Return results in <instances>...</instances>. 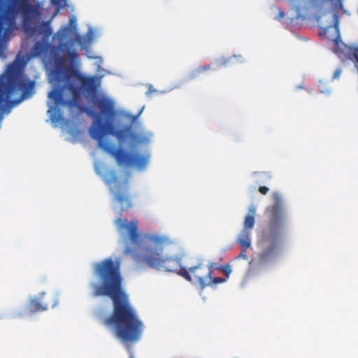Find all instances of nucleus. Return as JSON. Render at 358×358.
I'll list each match as a JSON object with an SVG mask.
<instances>
[{"label":"nucleus","mask_w":358,"mask_h":358,"mask_svg":"<svg viewBox=\"0 0 358 358\" xmlns=\"http://www.w3.org/2000/svg\"><path fill=\"white\" fill-rule=\"evenodd\" d=\"M120 263L119 259L107 258L94 264V275L99 283L90 284L92 296H108L113 303L109 317H105L101 309L97 310L94 315L106 327L114 329L116 336L122 341L133 343L141 338L143 326L123 289Z\"/></svg>","instance_id":"obj_1"},{"label":"nucleus","mask_w":358,"mask_h":358,"mask_svg":"<svg viewBox=\"0 0 358 358\" xmlns=\"http://www.w3.org/2000/svg\"><path fill=\"white\" fill-rule=\"evenodd\" d=\"M117 231L125 244L124 253L131 255L138 268L148 266L157 270L176 273L189 282L193 281L187 268L182 267L181 259L173 257H164V248L171 242L164 236L144 234L138 231V221L126 218L115 220Z\"/></svg>","instance_id":"obj_2"},{"label":"nucleus","mask_w":358,"mask_h":358,"mask_svg":"<svg viewBox=\"0 0 358 358\" xmlns=\"http://www.w3.org/2000/svg\"><path fill=\"white\" fill-rule=\"evenodd\" d=\"M61 55L55 57V69L52 71L56 88L48 93V97L56 106H77L80 103V90L72 81L73 77L78 78V73L66 66L68 60L73 62L78 56L77 51L69 43H62L58 46Z\"/></svg>","instance_id":"obj_3"},{"label":"nucleus","mask_w":358,"mask_h":358,"mask_svg":"<svg viewBox=\"0 0 358 358\" xmlns=\"http://www.w3.org/2000/svg\"><path fill=\"white\" fill-rule=\"evenodd\" d=\"M26 65L25 59L17 55L1 73V120L32 94L35 84L24 75Z\"/></svg>","instance_id":"obj_4"},{"label":"nucleus","mask_w":358,"mask_h":358,"mask_svg":"<svg viewBox=\"0 0 358 358\" xmlns=\"http://www.w3.org/2000/svg\"><path fill=\"white\" fill-rule=\"evenodd\" d=\"M107 134H110L119 141H124L132 134L129 125L125 126L123 129H115L113 122L96 120L94 123L90 131V136L98 141V146L102 150L115 159L118 165L133 166L138 169H144L147 166L149 155L129 154L122 149H117L109 141H106L103 138V136Z\"/></svg>","instance_id":"obj_5"},{"label":"nucleus","mask_w":358,"mask_h":358,"mask_svg":"<svg viewBox=\"0 0 358 358\" xmlns=\"http://www.w3.org/2000/svg\"><path fill=\"white\" fill-rule=\"evenodd\" d=\"M296 12V19L305 20L311 9L317 13V21L326 33L334 28L338 32V9L342 6V0H287Z\"/></svg>","instance_id":"obj_6"},{"label":"nucleus","mask_w":358,"mask_h":358,"mask_svg":"<svg viewBox=\"0 0 358 358\" xmlns=\"http://www.w3.org/2000/svg\"><path fill=\"white\" fill-rule=\"evenodd\" d=\"M20 10H23L26 20L29 14L36 11L29 4V0H1V58L5 44L19 28L17 20Z\"/></svg>","instance_id":"obj_7"},{"label":"nucleus","mask_w":358,"mask_h":358,"mask_svg":"<svg viewBox=\"0 0 358 358\" xmlns=\"http://www.w3.org/2000/svg\"><path fill=\"white\" fill-rule=\"evenodd\" d=\"M274 203L266 207L265 215L268 221V231L265 235L267 241H273L278 239L285 225V206L280 195L273 194Z\"/></svg>","instance_id":"obj_8"},{"label":"nucleus","mask_w":358,"mask_h":358,"mask_svg":"<svg viewBox=\"0 0 358 358\" xmlns=\"http://www.w3.org/2000/svg\"><path fill=\"white\" fill-rule=\"evenodd\" d=\"M31 0H29V4L34 6L36 9L33 13H30L26 20L23 10H20L19 14H21L22 21V27L24 33L29 38L35 36L43 35L44 38H48L52 34V29L49 22H42L38 27L34 25L33 20L40 15L39 8L37 5L31 4Z\"/></svg>","instance_id":"obj_9"},{"label":"nucleus","mask_w":358,"mask_h":358,"mask_svg":"<svg viewBox=\"0 0 358 358\" xmlns=\"http://www.w3.org/2000/svg\"><path fill=\"white\" fill-rule=\"evenodd\" d=\"M94 103L100 111V114L105 117L106 121L113 122L115 115L114 103L106 97L98 98Z\"/></svg>","instance_id":"obj_10"},{"label":"nucleus","mask_w":358,"mask_h":358,"mask_svg":"<svg viewBox=\"0 0 358 358\" xmlns=\"http://www.w3.org/2000/svg\"><path fill=\"white\" fill-rule=\"evenodd\" d=\"M80 82L83 91L87 94L88 96L92 97L97 94L98 89L101 85L100 78L96 76L80 77Z\"/></svg>","instance_id":"obj_11"},{"label":"nucleus","mask_w":358,"mask_h":358,"mask_svg":"<svg viewBox=\"0 0 358 358\" xmlns=\"http://www.w3.org/2000/svg\"><path fill=\"white\" fill-rule=\"evenodd\" d=\"M44 294H42L40 297L31 299L29 303L28 308L31 313L43 311L48 309L50 301L43 299Z\"/></svg>","instance_id":"obj_12"},{"label":"nucleus","mask_w":358,"mask_h":358,"mask_svg":"<svg viewBox=\"0 0 358 358\" xmlns=\"http://www.w3.org/2000/svg\"><path fill=\"white\" fill-rule=\"evenodd\" d=\"M187 271H189L191 276H193L199 285L200 276L203 277L206 281L207 280L206 268L202 261H199L196 265L189 267Z\"/></svg>","instance_id":"obj_13"},{"label":"nucleus","mask_w":358,"mask_h":358,"mask_svg":"<svg viewBox=\"0 0 358 358\" xmlns=\"http://www.w3.org/2000/svg\"><path fill=\"white\" fill-rule=\"evenodd\" d=\"M115 200L121 205V211L131 207V199L127 190L116 194L115 195Z\"/></svg>","instance_id":"obj_14"},{"label":"nucleus","mask_w":358,"mask_h":358,"mask_svg":"<svg viewBox=\"0 0 358 358\" xmlns=\"http://www.w3.org/2000/svg\"><path fill=\"white\" fill-rule=\"evenodd\" d=\"M208 282L205 280L203 277H199V286L201 289H203L207 286L212 287L213 285L221 284L226 282L227 279L221 277H215L210 279H207Z\"/></svg>","instance_id":"obj_15"},{"label":"nucleus","mask_w":358,"mask_h":358,"mask_svg":"<svg viewBox=\"0 0 358 358\" xmlns=\"http://www.w3.org/2000/svg\"><path fill=\"white\" fill-rule=\"evenodd\" d=\"M238 243L241 246L242 249L246 250L250 247V231L247 230H242L238 236Z\"/></svg>","instance_id":"obj_16"},{"label":"nucleus","mask_w":358,"mask_h":358,"mask_svg":"<svg viewBox=\"0 0 358 358\" xmlns=\"http://www.w3.org/2000/svg\"><path fill=\"white\" fill-rule=\"evenodd\" d=\"M210 69V65L200 66L189 73V74L188 75V78L189 80L195 79L199 77V76L204 73L205 71H209Z\"/></svg>","instance_id":"obj_17"},{"label":"nucleus","mask_w":358,"mask_h":358,"mask_svg":"<svg viewBox=\"0 0 358 358\" xmlns=\"http://www.w3.org/2000/svg\"><path fill=\"white\" fill-rule=\"evenodd\" d=\"M69 27H64L61 31H58V35L60 38H65L67 32L69 31L70 27L75 28L76 26V19L74 16H72L69 19Z\"/></svg>","instance_id":"obj_18"},{"label":"nucleus","mask_w":358,"mask_h":358,"mask_svg":"<svg viewBox=\"0 0 358 358\" xmlns=\"http://www.w3.org/2000/svg\"><path fill=\"white\" fill-rule=\"evenodd\" d=\"M275 250L276 247L275 245H271L266 248L260 254L261 260L264 262L268 261L275 254Z\"/></svg>","instance_id":"obj_19"},{"label":"nucleus","mask_w":358,"mask_h":358,"mask_svg":"<svg viewBox=\"0 0 358 358\" xmlns=\"http://www.w3.org/2000/svg\"><path fill=\"white\" fill-rule=\"evenodd\" d=\"M83 110L90 117H92V118H94V120L92 124V127L90 129V132L91 131L92 129V127H93V124L96 121V120H100L101 122H103L101 118L100 117H99L97 113L94 110V109H93L92 108H89V107H86V108H84L83 109Z\"/></svg>","instance_id":"obj_20"},{"label":"nucleus","mask_w":358,"mask_h":358,"mask_svg":"<svg viewBox=\"0 0 358 358\" xmlns=\"http://www.w3.org/2000/svg\"><path fill=\"white\" fill-rule=\"evenodd\" d=\"M254 225L255 218L252 217V215H246L243 222V230L250 231L254 227Z\"/></svg>","instance_id":"obj_21"},{"label":"nucleus","mask_w":358,"mask_h":358,"mask_svg":"<svg viewBox=\"0 0 358 358\" xmlns=\"http://www.w3.org/2000/svg\"><path fill=\"white\" fill-rule=\"evenodd\" d=\"M220 268V266H217L215 263H210L208 265V272L206 273V279L211 278L215 270Z\"/></svg>","instance_id":"obj_22"},{"label":"nucleus","mask_w":358,"mask_h":358,"mask_svg":"<svg viewBox=\"0 0 358 358\" xmlns=\"http://www.w3.org/2000/svg\"><path fill=\"white\" fill-rule=\"evenodd\" d=\"M220 269L227 276V278H229V275L231 273V269L229 264L220 266Z\"/></svg>","instance_id":"obj_23"},{"label":"nucleus","mask_w":358,"mask_h":358,"mask_svg":"<svg viewBox=\"0 0 358 358\" xmlns=\"http://www.w3.org/2000/svg\"><path fill=\"white\" fill-rule=\"evenodd\" d=\"M43 49V43L41 41H36L34 45V50L36 52L40 54Z\"/></svg>","instance_id":"obj_24"},{"label":"nucleus","mask_w":358,"mask_h":358,"mask_svg":"<svg viewBox=\"0 0 358 358\" xmlns=\"http://www.w3.org/2000/svg\"><path fill=\"white\" fill-rule=\"evenodd\" d=\"M52 1L59 8H64L67 5V0H52Z\"/></svg>","instance_id":"obj_25"},{"label":"nucleus","mask_w":358,"mask_h":358,"mask_svg":"<svg viewBox=\"0 0 358 358\" xmlns=\"http://www.w3.org/2000/svg\"><path fill=\"white\" fill-rule=\"evenodd\" d=\"M248 214L247 215H252V217L255 218L256 215V208L255 206L252 205L248 208Z\"/></svg>","instance_id":"obj_26"},{"label":"nucleus","mask_w":358,"mask_h":358,"mask_svg":"<svg viewBox=\"0 0 358 358\" xmlns=\"http://www.w3.org/2000/svg\"><path fill=\"white\" fill-rule=\"evenodd\" d=\"M259 191L262 194H266L268 192V188L265 186H261L259 187Z\"/></svg>","instance_id":"obj_27"},{"label":"nucleus","mask_w":358,"mask_h":358,"mask_svg":"<svg viewBox=\"0 0 358 358\" xmlns=\"http://www.w3.org/2000/svg\"><path fill=\"white\" fill-rule=\"evenodd\" d=\"M341 74V70L340 69H336L334 73V78L337 79Z\"/></svg>","instance_id":"obj_28"},{"label":"nucleus","mask_w":358,"mask_h":358,"mask_svg":"<svg viewBox=\"0 0 358 358\" xmlns=\"http://www.w3.org/2000/svg\"><path fill=\"white\" fill-rule=\"evenodd\" d=\"M285 17V13L282 10H280L278 15H277L275 19L280 20Z\"/></svg>","instance_id":"obj_29"},{"label":"nucleus","mask_w":358,"mask_h":358,"mask_svg":"<svg viewBox=\"0 0 358 358\" xmlns=\"http://www.w3.org/2000/svg\"><path fill=\"white\" fill-rule=\"evenodd\" d=\"M245 251L246 250H244V249H242V251L239 255L241 257H242L244 259H247V255L245 254Z\"/></svg>","instance_id":"obj_30"},{"label":"nucleus","mask_w":358,"mask_h":358,"mask_svg":"<svg viewBox=\"0 0 358 358\" xmlns=\"http://www.w3.org/2000/svg\"><path fill=\"white\" fill-rule=\"evenodd\" d=\"M76 40L79 42V43H81V36L80 35H77L76 36Z\"/></svg>","instance_id":"obj_31"},{"label":"nucleus","mask_w":358,"mask_h":358,"mask_svg":"<svg viewBox=\"0 0 358 358\" xmlns=\"http://www.w3.org/2000/svg\"><path fill=\"white\" fill-rule=\"evenodd\" d=\"M116 178L117 177H116L115 174L114 173V177H113L114 180H116Z\"/></svg>","instance_id":"obj_32"},{"label":"nucleus","mask_w":358,"mask_h":358,"mask_svg":"<svg viewBox=\"0 0 358 358\" xmlns=\"http://www.w3.org/2000/svg\"><path fill=\"white\" fill-rule=\"evenodd\" d=\"M138 115H136L134 117V120H135L137 117Z\"/></svg>","instance_id":"obj_33"}]
</instances>
